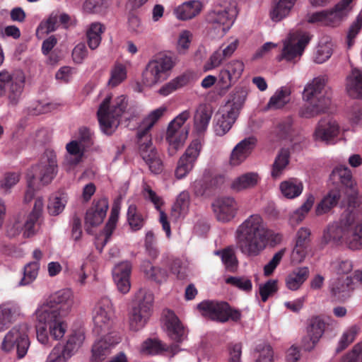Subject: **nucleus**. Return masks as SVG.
I'll use <instances>...</instances> for the list:
<instances>
[{
	"label": "nucleus",
	"instance_id": "0e129e2a",
	"mask_svg": "<svg viewBox=\"0 0 362 362\" xmlns=\"http://www.w3.org/2000/svg\"><path fill=\"white\" fill-rule=\"evenodd\" d=\"M226 282L246 292L250 291L252 287L251 280L245 276H230Z\"/></svg>",
	"mask_w": 362,
	"mask_h": 362
},
{
	"label": "nucleus",
	"instance_id": "ea45409f",
	"mask_svg": "<svg viewBox=\"0 0 362 362\" xmlns=\"http://www.w3.org/2000/svg\"><path fill=\"white\" fill-rule=\"evenodd\" d=\"M187 132L175 133L166 132L165 139L169 144L168 152L170 156H173L183 146Z\"/></svg>",
	"mask_w": 362,
	"mask_h": 362
},
{
	"label": "nucleus",
	"instance_id": "774afa93",
	"mask_svg": "<svg viewBox=\"0 0 362 362\" xmlns=\"http://www.w3.org/2000/svg\"><path fill=\"white\" fill-rule=\"evenodd\" d=\"M340 362H362V343L355 344Z\"/></svg>",
	"mask_w": 362,
	"mask_h": 362
},
{
	"label": "nucleus",
	"instance_id": "69168bd1",
	"mask_svg": "<svg viewBox=\"0 0 362 362\" xmlns=\"http://www.w3.org/2000/svg\"><path fill=\"white\" fill-rule=\"evenodd\" d=\"M292 125L293 119L291 117H287L279 122L276 129L277 136L281 139L289 138L293 131Z\"/></svg>",
	"mask_w": 362,
	"mask_h": 362
},
{
	"label": "nucleus",
	"instance_id": "2eb2a0df",
	"mask_svg": "<svg viewBox=\"0 0 362 362\" xmlns=\"http://www.w3.org/2000/svg\"><path fill=\"white\" fill-rule=\"evenodd\" d=\"M214 212L218 221L227 223L236 215L238 205L234 198L225 197L217 199L212 204Z\"/></svg>",
	"mask_w": 362,
	"mask_h": 362
},
{
	"label": "nucleus",
	"instance_id": "a18cd8bd",
	"mask_svg": "<svg viewBox=\"0 0 362 362\" xmlns=\"http://www.w3.org/2000/svg\"><path fill=\"white\" fill-rule=\"evenodd\" d=\"M103 26L99 23H92L87 30L86 35L88 45L91 49H96L101 42V34L103 33Z\"/></svg>",
	"mask_w": 362,
	"mask_h": 362
},
{
	"label": "nucleus",
	"instance_id": "680f3d73",
	"mask_svg": "<svg viewBox=\"0 0 362 362\" xmlns=\"http://www.w3.org/2000/svg\"><path fill=\"white\" fill-rule=\"evenodd\" d=\"M255 351L259 353L255 362H272L273 351L270 345L265 343L259 344Z\"/></svg>",
	"mask_w": 362,
	"mask_h": 362
},
{
	"label": "nucleus",
	"instance_id": "6e6552de",
	"mask_svg": "<svg viewBox=\"0 0 362 362\" xmlns=\"http://www.w3.org/2000/svg\"><path fill=\"white\" fill-rule=\"evenodd\" d=\"M58 171L56 153L52 150H46L40 158L38 164L33 166L27 173V177L38 180L42 185H47L54 178Z\"/></svg>",
	"mask_w": 362,
	"mask_h": 362
},
{
	"label": "nucleus",
	"instance_id": "f8f14e48",
	"mask_svg": "<svg viewBox=\"0 0 362 362\" xmlns=\"http://www.w3.org/2000/svg\"><path fill=\"white\" fill-rule=\"evenodd\" d=\"M310 37L306 33L290 34L284 41V47L278 60L285 59L287 62H294L299 59L305 47L308 44Z\"/></svg>",
	"mask_w": 362,
	"mask_h": 362
},
{
	"label": "nucleus",
	"instance_id": "9d476101",
	"mask_svg": "<svg viewBox=\"0 0 362 362\" xmlns=\"http://www.w3.org/2000/svg\"><path fill=\"white\" fill-rule=\"evenodd\" d=\"M113 317L114 309L110 299L101 298L94 308L93 332L97 335L109 334Z\"/></svg>",
	"mask_w": 362,
	"mask_h": 362
},
{
	"label": "nucleus",
	"instance_id": "c03bdc74",
	"mask_svg": "<svg viewBox=\"0 0 362 362\" xmlns=\"http://www.w3.org/2000/svg\"><path fill=\"white\" fill-rule=\"evenodd\" d=\"M290 152L288 149L282 148L275 158L272 170V176L278 178L289 163Z\"/></svg>",
	"mask_w": 362,
	"mask_h": 362
},
{
	"label": "nucleus",
	"instance_id": "7c9ffc66",
	"mask_svg": "<svg viewBox=\"0 0 362 362\" xmlns=\"http://www.w3.org/2000/svg\"><path fill=\"white\" fill-rule=\"evenodd\" d=\"M141 270L146 279L160 284L166 281L168 272L165 269L154 267L148 260H144L141 264Z\"/></svg>",
	"mask_w": 362,
	"mask_h": 362
},
{
	"label": "nucleus",
	"instance_id": "20e7f679",
	"mask_svg": "<svg viewBox=\"0 0 362 362\" xmlns=\"http://www.w3.org/2000/svg\"><path fill=\"white\" fill-rule=\"evenodd\" d=\"M237 14L235 2L218 0L214 8L207 14L206 21L220 35H223L233 24Z\"/></svg>",
	"mask_w": 362,
	"mask_h": 362
},
{
	"label": "nucleus",
	"instance_id": "a19ab883",
	"mask_svg": "<svg viewBox=\"0 0 362 362\" xmlns=\"http://www.w3.org/2000/svg\"><path fill=\"white\" fill-rule=\"evenodd\" d=\"M303 184L295 179L284 181L280 185V189L284 197L293 199L299 196L303 191Z\"/></svg>",
	"mask_w": 362,
	"mask_h": 362
},
{
	"label": "nucleus",
	"instance_id": "3c124183",
	"mask_svg": "<svg viewBox=\"0 0 362 362\" xmlns=\"http://www.w3.org/2000/svg\"><path fill=\"white\" fill-rule=\"evenodd\" d=\"M40 264L38 262H32L24 267L23 277L19 282L20 286H26L33 282L38 274Z\"/></svg>",
	"mask_w": 362,
	"mask_h": 362
},
{
	"label": "nucleus",
	"instance_id": "f704fd0d",
	"mask_svg": "<svg viewBox=\"0 0 362 362\" xmlns=\"http://www.w3.org/2000/svg\"><path fill=\"white\" fill-rule=\"evenodd\" d=\"M68 155L65 157V164L71 167L78 165L84 154V149L78 141H71L66 146Z\"/></svg>",
	"mask_w": 362,
	"mask_h": 362
},
{
	"label": "nucleus",
	"instance_id": "cd10ccee",
	"mask_svg": "<svg viewBox=\"0 0 362 362\" xmlns=\"http://www.w3.org/2000/svg\"><path fill=\"white\" fill-rule=\"evenodd\" d=\"M72 296L73 295L71 290L63 289L52 295L47 302L56 306V308H59V311L65 315L72 306Z\"/></svg>",
	"mask_w": 362,
	"mask_h": 362
},
{
	"label": "nucleus",
	"instance_id": "b1692460",
	"mask_svg": "<svg viewBox=\"0 0 362 362\" xmlns=\"http://www.w3.org/2000/svg\"><path fill=\"white\" fill-rule=\"evenodd\" d=\"M339 127L336 121L325 118L321 119L315 132L317 140L328 142L337 136Z\"/></svg>",
	"mask_w": 362,
	"mask_h": 362
},
{
	"label": "nucleus",
	"instance_id": "bf43d9fd",
	"mask_svg": "<svg viewBox=\"0 0 362 362\" xmlns=\"http://www.w3.org/2000/svg\"><path fill=\"white\" fill-rule=\"evenodd\" d=\"M331 267L337 274H348L352 271L353 264L349 259L338 258L331 262Z\"/></svg>",
	"mask_w": 362,
	"mask_h": 362
},
{
	"label": "nucleus",
	"instance_id": "864d4df0",
	"mask_svg": "<svg viewBox=\"0 0 362 362\" xmlns=\"http://www.w3.org/2000/svg\"><path fill=\"white\" fill-rule=\"evenodd\" d=\"M127 221L131 228L136 231L140 230L144 225V218L137 211L136 205L131 204L127 210Z\"/></svg>",
	"mask_w": 362,
	"mask_h": 362
},
{
	"label": "nucleus",
	"instance_id": "37998d69",
	"mask_svg": "<svg viewBox=\"0 0 362 362\" xmlns=\"http://www.w3.org/2000/svg\"><path fill=\"white\" fill-rule=\"evenodd\" d=\"M331 177L334 180H339L346 189H352L353 187H355L351 172L348 167H336L332 170Z\"/></svg>",
	"mask_w": 362,
	"mask_h": 362
},
{
	"label": "nucleus",
	"instance_id": "39448f33",
	"mask_svg": "<svg viewBox=\"0 0 362 362\" xmlns=\"http://www.w3.org/2000/svg\"><path fill=\"white\" fill-rule=\"evenodd\" d=\"M64 315L59 311V308L47 301L35 311L37 323L48 327L49 334L54 339H61L65 333L62 322Z\"/></svg>",
	"mask_w": 362,
	"mask_h": 362
},
{
	"label": "nucleus",
	"instance_id": "1a4fd4ad",
	"mask_svg": "<svg viewBox=\"0 0 362 362\" xmlns=\"http://www.w3.org/2000/svg\"><path fill=\"white\" fill-rule=\"evenodd\" d=\"M197 308L204 316L220 322H226L229 320L237 322L241 318L240 312L232 308L226 302L204 300L198 304Z\"/></svg>",
	"mask_w": 362,
	"mask_h": 362
},
{
	"label": "nucleus",
	"instance_id": "aec40b11",
	"mask_svg": "<svg viewBox=\"0 0 362 362\" xmlns=\"http://www.w3.org/2000/svg\"><path fill=\"white\" fill-rule=\"evenodd\" d=\"M131 271L132 264L127 261L118 264L113 270L114 281L118 290L122 293H127L130 289Z\"/></svg>",
	"mask_w": 362,
	"mask_h": 362
},
{
	"label": "nucleus",
	"instance_id": "8fccbe9b",
	"mask_svg": "<svg viewBox=\"0 0 362 362\" xmlns=\"http://www.w3.org/2000/svg\"><path fill=\"white\" fill-rule=\"evenodd\" d=\"M188 82L189 77L186 75H181L162 86L159 90V93L162 95L166 96L173 91L187 85Z\"/></svg>",
	"mask_w": 362,
	"mask_h": 362
},
{
	"label": "nucleus",
	"instance_id": "a878e982",
	"mask_svg": "<svg viewBox=\"0 0 362 362\" xmlns=\"http://www.w3.org/2000/svg\"><path fill=\"white\" fill-rule=\"evenodd\" d=\"M136 139L139 153L147 165L160 157L156 148L153 145L151 135L136 136Z\"/></svg>",
	"mask_w": 362,
	"mask_h": 362
},
{
	"label": "nucleus",
	"instance_id": "052dcab7",
	"mask_svg": "<svg viewBox=\"0 0 362 362\" xmlns=\"http://www.w3.org/2000/svg\"><path fill=\"white\" fill-rule=\"evenodd\" d=\"M127 77L125 66L122 64H117L111 71V77L108 84L112 87L117 86Z\"/></svg>",
	"mask_w": 362,
	"mask_h": 362
},
{
	"label": "nucleus",
	"instance_id": "7ed1b4c3",
	"mask_svg": "<svg viewBox=\"0 0 362 362\" xmlns=\"http://www.w3.org/2000/svg\"><path fill=\"white\" fill-rule=\"evenodd\" d=\"M154 296L148 289L141 288L134 296L129 313V327L138 331L144 327L151 315Z\"/></svg>",
	"mask_w": 362,
	"mask_h": 362
},
{
	"label": "nucleus",
	"instance_id": "09e8293b",
	"mask_svg": "<svg viewBox=\"0 0 362 362\" xmlns=\"http://www.w3.org/2000/svg\"><path fill=\"white\" fill-rule=\"evenodd\" d=\"M247 95V92L245 89L242 88L236 89L232 95L231 100L229 101L231 105L228 110L234 114L236 113V115L238 116L240 111L245 103Z\"/></svg>",
	"mask_w": 362,
	"mask_h": 362
},
{
	"label": "nucleus",
	"instance_id": "4be33fe9",
	"mask_svg": "<svg viewBox=\"0 0 362 362\" xmlns=\"http://www.w3.org/2000/svg\"><path fill=\"white\" fill-rule=\"evenodd\" d=\"M352 1L341 0L333 8L326 10L327 25L334 27L339 25L351 11L349 4Z\"/></svg>",
	"mask_w": 362,
	"mask_h": 362
},
{
	"label": "nucleus",
	"instance_id": "ddd939ff",
	"mask_svg": "<svg viewBox=\"0 0 362 362\" xmlns=\"http://www.w3.org/2000/svg\"><path fill=\"white\" fill-rule=\"evenodd\" d=\"M108 207V200L105 197L93 200L92 206L87 210L85 216V227L88 233L91 234L92 228L103 223Z\"/></svg>",
	"mask_w": 362,
	"mask_h": 362
},
{
	"label": "nucleus",
	"instance_id": "5fc2aeb1",
	"mask_svg": "<svg viewBox=\"0 0 362 362\" xmlns=\"http://www.w3.org/2000/svg\"><path fill=\"white\" fill-rule=\"evenodd\" d=\"M290 92L287 89L277 91L269 100L267 107L269 109H280L289 100Z\"/></svg>",
	"mask_w": 362,
	"mask_h": 362
},
{
	"label": "nucleus",
	"instance_id": "de8ad7c7",
	"mask_svg": "<svg viewBox=\"0 0 362 362\" xmlns=\"http://www.w3.org/2000/svg\"><path fill=\"white\" fill-rule=\"evenodd\" d=\"M214 254L221 257L223 263L226 269L230 272H234L238 266V259L233 250L231 247H227L221 250H216Z\"/></svg>",
	"mask_w": 362,
	"mask_h": 362
},
{
	"label": "nucleus",
	"instance_id": "f3484780",
	"mask_svg": "<svg viewBox=\"0 0 362 362\" xmlns=\"http://www.w3.org/2000/svg\"><path fill=\"white\" fill-rule=\"evenodd\" d=\"M104 335L93 346L92 359L94 362L103 361L110 354L112 348L119 343V338L116 335L110 333Z\"/></svg>",
	"mask_w": 362,
	"mask_h": 362
},
{
	"label": "nucleus",
	"instance_id": "5701e85b",
	"mask_svg": "<svg viewBox=\"0 0 362 362\" xmlns=\"http://www.w3.org/2000/svg\"><path fill=\"white\" fill-rule=\"evenodd\" d=\"M236 113H233L230 110L218 112L215 115L214 131L216 136H223L232 127L238 118Z\"/></svg>",
	"mask_w": 362,
	"mask_h": 362
},
{
	"label": "nucleus",
	"instance_id": "4468645a",
	"mask_svg": "<svg viewBox=\"0 0 362 362\" xmlns=\"http://www.w3.org/2000/svg\"><path fill=\"white\" fill-rule=\"evenodd\" d=\"M202 145L199 141L194 140L188 146L180 158L175 175L177 179L183 178L192 168L195 160L199 155Z\"/></svg>",
	"mask_w": 362,
	"mask_h": 362
},
{
	"label": "nucleus",
	"instance_id": "72a5a7b5",
	"mask_svg": "<svg viewBox=\"0 0 362 362\" xmlns=\"http://www.w3.org/2000/svg\"><path fill=\"white\" fill-rule=\"evenodd\" d=\"M165 111V107H160L152 111L146 118L144 119L141 124L139 127L136 136H146V135H151L150 133L151 128L163 115Z\"/></svg>",
	"mask_w": 362,
	"mask_h": 362
},
{
	"label": "nucleus",
	"instance_id": "79ce46f5",
	"mask_svg": "<svg viewBox=\"0 0 362 362\" xmlns=\"http://www.w3.org/2000/svg\"><path fill=\"white\" fill-rule=\"evenodd\" d=\"M189 204V195L187 192H182L177 197L171 209V217L175 220L179 218L187 211Z\"/></svg>",
	"mask_w": 362,
	"mask_h": 362
},
{
	"label": "nucleus",
	"instance_id": "c9c22d12",
	"mask_svg": "<svg viewBox=\"0 0 362 362\" xmlns=\"http://www.w3.org/2000/svg\"><path fill=\"white\" fill-rule=\"evenodd\" d=\"M20 315V308L14 304H3L0 305V331L15 320Z\"/></svg>",
	"mask_w": 362,
	"mask_h": 362
},
{
	"label": "nucleus",
	"instance_id": "412c9836",
	"mask_svg": "<svg viewBox=\"0 0 362 362\" xmlns=\"http://www.w3.org/2000/svg\"><path fill=\"white\" fill-rule=\"evenodd\" d=\"M306 103L298 110V115L302 118L310 119L327 112L331 104V99L322 98L320 103L315 100H305Z\"/></svg>",
	"mask_w": 362,
	"mask_h": 362
},
{
	"label": "nucleus",
	"instance_id": "e433bc0d",
	"mask_svg": "<svg viewBox=\"0 0 362 362\" xmlns=\"http://www.w3.org/2000/svg\"><path fill=\"white\" fill-rule=\"evenodd\" d=\"M341 197L339 189H332L321 200L316 207V214L322 215L331 210L337 204Z\"/></svg>",
	"mask_w": 362,
	"mask_h": 362
},
{
	"label": "nucleus",
	"instance_id": "c85d7f7f",
	"mask_svg": "<svg viewBox=\"0 0 362 362\" xmlns=\"http://www.w3.org/2000/svg\"><path fill=\"white\" fill-rule=\"evenodd\" d=\"M212 115L213 110L210 105L202 104L198 107L194 117V129L197 133L202 134L206 130Z\"/></svg>",
	"mask_w": 362,
	"mask_h": 362
},
{
	"label": "nucleus",
	"instance_id": "58836bf2",
	"mask_svg": "<svg viewBox=\"0 0 362 362\" xmlns=\"http://www.w3.org/2000/svg\"><path fill=\"white\" fill-rule=\"evenodd\" d=\"M296 1V0H279L270 12L272 20L279 22L288 16Z\"/></svg>",
	"mask_w": 362,
	"mask_h": 362
},
{
	"label": "nucleus",
	"instance_id": "4d7b16f0",
	"mask_svg": "<svg viewBox=\"0 0 362 362\" xmlns=\"http://www.w3.org/2000/svg\"><path fill=\"white\" fill-rule=\"evenodd\" d=\"M332 42L320 44L314 56V62L317 64H322L327 61L332 54Z\"/></svg>",
	"mask_w": 362,
	"mask_h": 362
},
{
	"label": "nucleus",
	"instance_id": "603ef678",
	"mask_svg": "<svg viewBox=\"0 0 362 362\" xmlns=\"http://www.w3.org/2000/svg\"><path fill=\"white\" fill-rule=\"evenodd\" d=\"M66 204V197L62 194L51 197L49 200L47 209L51 216H57L63 211Z\"/></svg>",
	"mask_w": 362,
	"mask_h": 362
},
{
	"label": "nucleus",
	"instance_id": "13d9d810",
	"mask_svg": "<svg viewBox=\"0 0 362 362\" xmlns=\"http://www.w3.org/2000/svg\"><path fill=\"white\" fill-rule=\"evenodd\" d=\"M358 333V329L356 326L351 327L347 329L341 336L338 346L336 349V352L339 353L344 350L350 344H351Z\"/></svg>",
	"mask_w": 362,
	"mask_h": 362
},
{
	"label": "nucleus",
	"instance_id": "4c0bfd02",
	"mask_svg": "<svg viewBox=\"0 0 362 362\" xmlns=\"http://www.w3.org/2000/svg\"><path fill=\"white\" fill-rule=\"evenodd\" d=\"M257 174L254 173L243 174L233 181L230 187L236 192L252 187L257 184Z\"/></svg>",
	"mask_w": 362,
	"mask_h": 362
},
{
	"label": "nucleus",
	"instance_id": "2f4dec72",
	"mask_svg": "<svg viewBox=\"0 0 362 362\" xmlns=\"http://www.w3.org/2000/svg\"><path fill=\"white\" fill-rule=\"evenodd\" d=\"M346 90L354 98H362V73L357 69H352L346 77Z\"/></svg>",
	"mask_w": 362,
	"mask_h": 362
},
{
	"label": "nucleus",
	"instance_id": "e2e57ef3",
	"mask_svg": "<svg viewBox=\"0 0 362 362\" xmlns=\"http://www.w3.org/2000/svg\"><path fill=\"white\" fill-rule=\"evenodd\" d=\"M362 28V13H359L356 17L355 21L351 25L347 36H346V43L348 48L352 47L354 43V38L359 33L360 30Z\"/></svg>",
	"mask_w": 362,
	"mask_h": 362
},
{
	"label": "nucleus",
	"instance_id": "6ab92c4d",
	"mask_svg": "<svg viewBox=\"0 0 362 362\" xmlns=\"http://www.w3.org/2000/svg\"><path fill=\"white\" fill-rule=\"evenodd\" d=\"M256 143L257 139L253 136L246 138L238 143L231 153L230 163L232 165H238L243 162L251 153Z\"/></svg>",
	"mask_w": 362,
	"mask_h": 362
},
{
	"label": "nucleus",
	"instance_id": "473e14b6",
	"mask_svg": "<svg viewBox=\"0 0 362 362\" xmlns=\"http://www.w3.org/2000/svg\"><path fill=\"white\" fill-rule=\"evenodd\" d=\"M308 267H298L293 269L286 277V284L288 289L298 290L309 276Z\"/></svg>",
	"mask_w": 362,
	"mask_h": 362
},
{
	"label": "nucleus",
	"instance_id": "338daca9",
	"mask_svg": "<svg viewBox=\"0 0 362 362\" xmlns=\"http://www.w3.org/2000/svg\"><path fill=\"white\" fill-rule=\"evenodd\" d=\"M69 358V354L64 353L62 345L57 344L52 349L46 362H66Z\"/></svg>",
	"mask_w": 362,
	"mask_h": 362
},
{
	"label": "nucleus",
	"instance_id": "dca6fc26",
	"mask_svg": "<svg viewBox=\"0 0 362 362\" xmlns=\"http://www.w3.org/2000/svg\"><path fill=\"white\" fill-rule=\"evenodd\" d=\"M353 279L350 276L337 277L331 281L329 292L333 300L344 302L350 297L353 291Z\"/></svg>",
	"mask_w": 362,
	"mask_h": 362
},
{
	"label": "nucleus",
	"instance_id": "393cba45",
	"mask_svg": "<svg viewBox=\"0 0 362 362\" xmlns=\"http://www.w3.org/2000/svg\"><path fill=\"white\" fill-rule=\"evenodd\" d=\"M325 81L323 78H315L304 88L303 98L304 100H315L320 103L322 98L330 99L324 93Z\"/></svg>",
	"mask_w": 362,
	"mask_h": 362
},
{
	"label": "nucleus",
	"instance_id": "f03ea898",
	"mask_svg": "<svg viewBox=\"0 0 362 362\" xmlns=\"http://www.w3.org/2000/svg\"><path fill=\"white\" fill-rule=\"evenodd\" d=\"M112 95H107L100 105L97 112L101 130L106 134H112L117 128L119 118L125 112L128 102L124 95L117 97L110 106Z\"/></svg>",
	"mask_w": 362,
	"mask_h": 362
},
{
	"label": "nucleus",
	"instance_id": "0eeeda50",
	"mask_svg": "<svg viewBox=\"0 0 362 362\" xmlns=\"http://www.w3.org/2000/svg\"><path fill=\"white\" fill-rule=\"evenodd\" d=\"M175 63L170 57L158 55L151 60L142 74V81L147 86H152L168 78V72Z\"/></svg>",
	"mask_w": 362,
	"mask_h": 362
},
{
	"label": "nucleus",
	"instance_id": "6e6d98bb",
	"mask_svg": "<svg viewBox=\"0 0 362 362\" xmlns=\"http://www.w3.org/2000/svg\"><path fill=\"white\" fill-rule=\"evenodd\" d=\"M84 340V336L82 334H74L70 336L65 345H62V348L64 349V353L69 354V357L71 356L77 351L81 346Z\"/></svg>",
	"mask_w": 362,
	"mask_h": 362
},
{
	"label": "nucleus",
	"instance_id": "bb28decb",
	"mask_svg": "<svg viewBox=\"0 0 362 362\" xmlns=\"http://www.w3.org/2000/svg\"><path fill=\"white\" fill-rule=\"evenodd\" d=\"M163 315L170 337L176 342H181L183 340L184 328L180 320L170 310H164Z\"/></svg>",
	"mask_w": 362,
	"mask_h": 362
},
{
	"label": "nucleus",
	"instance_id": "a211bd4d",
	"mask_svg": "<svg viewBox=\"0 0 362 362\" xmlns=\"http://www.w3.org/2000/svg\"><path fill=\"white\" fill-rule=\"evenodd\" d=\"M119 206L118 204L115 203L112 207L110 216L103 230L96 237L95 247L96 249L102 252L103 247L110 239L113 230L116 227V223L119 217Z\"/></svg>",
	"mask_w": 362,
	"mask_h": 362
},
{
	"label": "nucleus",
	"instance_id": "9b49d317",
	"mask_svg": "<svg viewBox=\"0 0 362 362\" xmlns=\"http://www.w3.org/2000/svg\"><path fill=\"white\" fill-rule=\"evenodd\" d=\"M28 326L19 325L13 327L5 336L2 342V348L5 351H10L15 346L19 358H23L27 354L30 346L28 337Z\"/></svg>",
	"mask_w": 362,
	"mask_h": 362
},
{
	"label": "nucleus",
	"instance_id": "49530a36",
	"mask_svg": "<svg viewBox=\"0 0 362 362\" xmlns=\"http://www.w3.org/2000/svg\"><path fill=\"white\" fill-rule=\"evenodd\" d=\"M325 322L320 317H313L308 321L307 334L314 337L316 340H320L324 334Z\"/></svg>",
	"mask_w": 362,
	"mask_h": 362
},
{
	"label": "nucleus",
	"instance_id": "423d86ee",
	"mask_svg": "<svg viewBox=\"0 0 362 362\" xmlns=\"http://www.w3.org/2000/svg\"><path fill=\"white\" fill-rule=\"evenodd\" d=\"M0 82L2 84L0 88L3 90V95H6L8 104L16 106L24 90L25 83L24 74L20 71L9 72L4 69L0 71Z\"/></svg>",
	"mask_w": 362,
	"mask_h": 362
},
{
	"label": "nucleus",
	"instance_id": "f257e3e1",
	"mask_svg": "<svg viewBox=\"0 0 362 362\" xmlns=\"http://www.w3.org/2000/svg\"><path fill=\"white\" fill-rule=\"evenodd\" d=\"M270 235L262 218L251 215L236 230L237 247L245 255L257 256L265 248Z\"/></svg>",
	"mask_w": 362,
	"mask_h": 362
},
{
	"label": "nucleus",
	"instance_id": "c756f323",
	"mask_svg": "<svg viewBox=\"0 0 362 362\" xmlns=\"http://www.w3.org/2000/svg\"><path fill=\"white\" fill-rule=\"evenodd\" d=\"M202 8L200 1L193 0L184 2L174 10L176 17L182 21L191 19L198 15Z\"/></svg>",
	"mask_w": 362,
	"mask_h": 362
}]
</instances>
